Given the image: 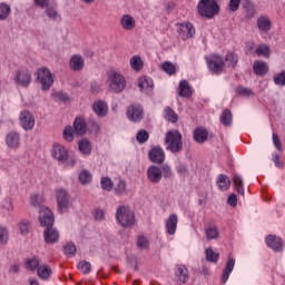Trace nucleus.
<instances>
[{"mask_svg":"<svg viewBox=\"0 0 285 285\" xmlns=\"http://www.w3.org/2000/svg\"><path fill=\"white\" fill-rule=\"evenodd\" d=\"M51 157L59 164H63L65 168H75L77 166V156L70 155L68 148L61 144L56 142L52 145Z\"/></svg>","mask_w":285,"mask_h":285,"instance_id":"1","label":"nucleus"},{"mask_svg":"<svg viewBox=\"0 0 285 285\" xmlns=\"http://www.w3.org/2000/svg\"><path fill=\"white\" fill-rule=\"evenodd\" d=\"M196 8L198 14L206 19H215L222 10L219 0H199Z\"/></svg>","mask_w":285,"mask_h":285,"instance_id":"2","label":"nucleus"},{"mask_svg":"<svg viewBox=\"0 0 285 285\" xmlns=\"http://www.w3.org/2000/svg\"><path fill=\"white\" fill-rule=\"evenodd\" d=\"M116 222L121 228H132L137 222L135 212L129 206H119L116 209Z\"/></svg>","mask_w":285,"mask_h":285,"instance_id":"3","label":"nucleus"},{"mask_svg":"<svg viewBox=\"0 0 285 285\" xmlns=\"http://www.w3.org/2000/svg\"><path fill=\"white\" fill-rule=\"evenodd\" d=\"M170 179L173 177V169L168 165H164L163 167H158L157 165H151L147 168V179L151 184H159L161 178Z\"/></svg>","mask_w":285,"mask_h":285,"instance_id":"4","label":"nucleus"},{"mask_svg":"<svg viewBox=\"0 0 285 285\" xmlns=\"http://www.w3.org/2000/svg\"><path fill=\"white\" fill-rule=\"evenodd\" d=\"M107 83L110 90L117 95L126 90V77L115 69L107 71Z\"/></svg>","mask_w":285,"mask_h":285,"instance_id":"5","label":"nucleus"},{"mask_svg":"<svg viewBox=\"0 0 285 285\" xmlns=\"http://www.w3.org/2000/svg\"><path fill=\"white\" fill-rule=\"evenodd\" d=\"M57 208L60 213H68L72 208V198L66 188H57L55 191Z\"/></svg>","mask_w":285,"mask_h":285,"instance_id":"6","label":"nucleus"},{"mask_svg":"<svg viewBox=\"0 0 285 285\" xmlns=\"http://www.w3.org/2000/svg\"><path fill=\"white\" fill-rule=\"evenodd\" d=\"M166 150L170 153H179L184 148V142L181 141V135L177 130H171L166 134L165 137Z\"/></svg>","mask_w":285,"mask_h":285,"instance_id":"7","label":"nucleus"},{"mask_svg":"<svg viewBox=\"0 0 285 285\" xmlns=\"http://www.w3.org/2000/svg\"><path fill=\"white\" fill-rule=\"evenodd\" d=\"M37 81L41 85L42 90H48L55 83V76L47 67H41L37 71Z\"/></svg>","mask_w":285,"mask_h":285,"instance_id":"8","label":"nucleus"},{"mask_svg":"<svg viewBox=\"0 0 285 285\" xmlns=\"http://www.w3.org/2000/svg\"><path fill=\"white\" fill-rule=\"evenodd\" d=\"M207 61V68L209 72L213 75H222L224 72V69L226 68V65L224 62V58L219 55H212L206 58Z\"/></svg>","mask_w":285,"mask_h":285,"instance_id":"9","label":"nucleus"},{"mask_svg":"<svg viewBox=\"0 0 285 285\" xmlns=\"http://www.w3.org/2000/svg\"><path fill=\"white\" fill-rule=\"evenodd\" d=\"M177 33L179 39H183V41H186L188 39H191V37H195V26L190 22H183L176 24Z\"/></svg>","mask_w":285,"mask_h":285,"instance_id":"10","label":"nucleus"},{"mask_svg":"<svg viewBox=\"0 0 285 285\" xmlns=\"http://www.w3.org/2000/svg\"><path fill=\"white\" fill-rule=\"evenodd\" d=\"M256 28L259 35H268L273 30V20L266 14H262L256 19Z\"/></svg>","mask_w":285,"mask_h":285,"instance_id":"11","label":"nucleus"},{"mask_svg":"<svg viewBox=\"0 0 285 285\" xmlns=\"http://www.w3.org/2000/svg\"><path fill=\"white\" fill-rule=\"evenodd\" d=\"M119 26L125 32H134L135 28H137V19L130 13H124L119 18Z\"/></svg>","mask_w":285,"mask_h":285,"instance_id":"12","label":"nucleus"},{"mask_svg":"<svg viewBox=\"0 0 285 285\" xmlns=\"http://www.w3.org/2000/svg\"><path fill=\"white\" fill-rule=\"evenodd\" d=\"M38 218L41 226H45V228L55 224V214H52V210L48 207H40Z\"/></svg>","mask_w":285,"mask_h":285,"instance_id":"13","label":"nucleus"},{"mask_svg":"<svg viewBox=\"0 0 285 285\" xmlns=\"http://www.w3.org/2000/svg\"><path fill=\"white\" fill-rule=\"evenodd\" d=\"M14 81L20 88H28V86L32 83V73L27 69L18 70L16 72Z\"/></svg>","mask_w":285,"mask_h":285,"instance_id":"14","label":"nucleus"},{"mask_svg":"<svg viewBox=\"0 0 285 285\" xmlns=\"http://www.w3.org/2000/svg\"><path fill=\"white\" fill-rule=\"evenodd\" d=\"M19 121H20L21 128L24 129L26 131L32 130V128H35V124H36L35 115H32V112L28 110H23L20 112Z\"/></svg>","mask_w":285,"mask_h":285,"instance_id":"15","label":"nucleus"},{"mask_svg":"<svg viewBox=\"0 0 285 285\" xmlns=\"http://www.w3.org/2000/svg\"><path fill=\"white\" fill-rule=\"evenodd\" d=\"M127 118L137 124L144 119V107L141 105H131L127 108Z\"/></svg>","mask_w":285,"mask_h":285,"instance_id":"16","label":"nucleus"},{"mask_svg":"<svg viewBox=\"0 0 285 285\" xmlns=\"http://www.w3.org/2000/svg\"><path fill=\"white\" fill-rule=\"evenodd\" d=\"M138 88L144 95H153V90H155V82L153 81V78L141 76L138 78Z\"/></svg>","mask_w":285,"mask_h":285,"instance_id":"17","label":"nucleus"},{"mask_svg":"<svg viewBox=\"0 0 285 285\" xmlns=\"http://www.w3.org/2000/svg\"><path fill=\"white\" fill-rule=\"evenodd\" d=\"M91 110L96 116L99 117V119H104L108 117V111H109L108 102L101 99L95 100L91 106Z\"/></svg>","mask_w":285,"mask_h":285,"instance_id":"18","label":"nucleus"},{"mask_svg":"<svg viewBox=\"0 0 285 285\" xmlns=\"http://www.w3.org/2000/svg\"><path fill=\"white\" fill-rule=\"evenodd\" d=\"M265 244L268 248H271L275 253H282V250H284V242H282V238L275 235H268L265 238Z\"/></svg>","mask_w":285,"mask_h":285,"instance_id":"19","label":"nucleus"},{"mask_svg":"<svg viewBox=\"0 0 285 285\" xmlns=\"http://www.w3.org/2000/svg\"><path fill=\"white\" fill-rule=\"evenodd\" d=\"M177 224H179V217L177 214H170L165 220V233L167 235H175L177 233Z\"/></svg>","mask_w":285,"mask_h":285,"instance_id":"20","label":"nucleus"},{"mask_svg":"<svg viewBox=\"0 0 285 285\" xmlns=\"http://www.w3.org/2000/svg\"><path fill=\"white\" fill-rule=\"evenodd\" d=\"M6 146L10 148V150H17L19 146H21V134L18 131H10L6 136Z\"/></svg>","mask_w":285,"mask_h":285,"instance_id":"21","label":"nucleus"},{"mask_svg":"<svg viewBox=\"0 0 285 285\" xmlns=\"http://www.w3.org/2000/svg\"><path fill=\"white\" fill-rule=\"evenodd\" d=\"M189 279L188 267L185 265H178L175 269V282L177 284H186Z\"/></svg>","mask_w":285,"mask_h":285,"instance_id":"22","label":"nucleus"},{"mask_svg":"<svg viewBox=\"0 0 285 285\" xmlns=\"http://www.w3.org/2000/svg\"><path fill=\"white\" fill-rule=\"evenodd\" d=\"M204 235L207 242H217L222 237V233L219 232V227L215 225H209L205 227Z\"/></svg>","mask_w":285,"mask_h":285,"instance_id":"23","label":"nucleus"},{"mask_svg":"<svg viewBox=\"0 0 285 285\" xmlns=\"http://www.w3.org/2000/svg\"><path fill=\"white\" fill-rule=\"evenodd\" d=\"M149 159L153 161V164H164L166 153L161 147H154L149 151Z\"/></svg>","mask_w":285,"mask_h":285,"instance_id":"24","label":"nucleus"},{"mask_svg":"<svg viewBox=\"0 0 285 285\" xmlns=\"http://www.w3.org/2000/svg\"><path fill=\"white\" fill-rule=\"evenodd\" d=\"M43 237L46 244H57L59 242V230L52 226L46 227Z\"/></svg>","mask_w":285,"mask_h":285,"instance_id":"25","label":"nucleus"},{"mask_svg":"<svg viewBox=\"0 0 285 285\" xmlns=\"http://www.w3.org/2000/svg\"><path fill=\"white\" fill-rule=\"evenodd\" d=\"M233 271H235V258H233V256H228L222 275V284H226V282H228Z\"/></svg>","mask_w":285,"mask_h":285,"instance_id":"26","label":"nucleus"},{"mask_svg":"<svg viewBox=\"0 0 285 285\" xmlns=\"http://www.w3.org/2000/svg\"><path fill=\"white\" fill-rule=\"evenodd\" d=\"M86 66V60L83 57L79 55H73L69 60V68L73 70V72H81V69Z\"/></svg>","mask_w":285,"mask_h":285,"instance_id":"27","label":"nucleus"},{"mask_svg":"<svg viewBox=\"0 0 285 285\" xmlns=\"http://www.w3.org/2000/svg\"><path fill=\"white\" fill-rule=\"evenodd\" d=\"M253 71L257 77H264L268 73V63L263 60H256L253 63Z\"/></svg>","mask_w":285,"mask_h":285,"instance_id":"28","label":"nucleus"},{"mask_svg":"<svg viewBox=\"0 0 285 285\" xmlns=\"http://www.w3.org/2000/svg\"><path fill=\"white\" fill-rule=\"evenodd\" d=\"M78 150L83 157H90L92 155V142L83 138L78 142Z\"/></svg>","mask_w":285,"mask_h":285,"instance_id":"29","label":"nucleus"},{"mask_svg":"<svg viewBox=\"0 0 285 285\" xmlns=\"http://www.w3.org/2000/svg\"><path fill=\"white\" fill-rule=\"evenodd\" d=\"M194 139L197 144H205V141H208V130L204 127H197L194 130Z\"/></svg>","mask_w":285,"mask_h":285,"instance_id":"30","label":"nucleus"},{"mask_svg":"<svg viewBox=\"0 0 285 285\" xmlns=\"http://www.w3.org/2000/svg\"><path fill=\"white\" fill-rule=\"evenodd\" d=\"M78 180L81 186H90L92 184V173L88 169H82L78 174Z\"/></svg>","mask_w":285,"mask_h":285,"instance_id":"31","label":"nucleus"},{"mask_svg":"<svg viewBox=\"0 0 285 285\" xmlns=\"http://www.w3.org/2000/svg\"><path fill=\"white\" fill-rule=\"evenodd\" d=\"M73 130L76 131V135H86V131L88 130L86 119L81 117L76 118L73 121Z\"/></svg>","mask_w":285,"mask_h":285,"instance_id":"32","label":"nucleus"},{"mask_svg":"<svg viewBox=\"0 0 285 285\" xmlns=\"http://www.w3.org/2000/svg\"><path fill=\"white\" fill-rule=\"evenodd\" d=\"M38 277L43 282H48L52 277V268L48 265H40L37 269Z\"/></svg>","mask_w":285,"mask_h":285,"instance_id":"33","label":"nucleus"},{"mask_svg":"<svg viewBox=\"0 0 285 285\" xmlns=\"http://www.w3.org/2000/svg\"><path fill=\"white\" fill-rule=\"evenodd\" d=\"M129 65L131 70H134L135 72H141V70H144V59L141 58V56L131 57L129 60Z\"/></svg>","mask_w":285,"mask_h":285,"instance_id":"34","label":"nucleus"},{"mask_svg":"<svg viewBox=\"0 0 285 285\" xmlns=\"http://www.w3.org/2000/svg\"><path fill=\"white\" fill-rule=\"evenodd\" d=\"M257 57L263 59H271V46L267 43H261L255 50Z\"/></svg>","mask_w":285,"mask_h":285,"instance_id":"35","label":"nucleus"},{"mask_svg":"<svg viewBox=\"0 0 285 285\" xmlns=\"http://www.w3.org/2000/svg\"><path fill=\"white\" fill-rule=\"evenodd\" d=\"M43 194H39V193H33L30 196V206H32L33 208H42L43 207Z\"/></svg>","mask_w":285,"mask_h":285,"instance_id":"36","label":"nucleus"},{"mask_svg":"<svg viewBox=\"0 0 285 285\" xmlns=\"http://www.w3.org/2000/svg\"><path fill=\"white\" fill-rule=\"evenodd\" d=\"M217 186L219 190H222L223 193H226V190L230 188V178H228V176L224 174H220L217 178Z\"/></svg>","mask_w":285,"mask_h":285,"instance_id":"37","label":"nucleus"},{"mask_svg":"<svg viewBox=\"0 0 285 285\" xmlns=\"http://www.w3.org/2000/svg\"><path fill=\"white\" fill-rule=\"evenodd\" d=\"M178 94L180 97H190L193 95V88L186 80H181L178 87Z\"/></svg>","mask_w":285,"mask_h":285,"instance_id":"38","label":"nucleus"},{"mask_svg":"<svg viewBox=\"0 0 285 285\" xmlns=\"http://www.w3.org/2000/svg\"><path fill=\"white\" fill-rule=\"evenodd\" d=\"M12 14V8L6 2H0V21H7Z\"/></svg>","mask_w":285,"mask_h":285,"instance_id":"39","label":"nucleus"},{"mask_svg":"<svg viewBox=\"0 0 285 285\" xmlns=\"http://www.w3.org/2000/svg\"><path fill=\"white\" fill-rule=\"evenodd\" d=\"M233 181H234L236 193H238V195L244 197V195H245L244 179H242V176L235 174L234 177H233Z\"/></svg>","mask_w":285,"mask_h":285,"instance_id":"40","label":"nucleus"},{"mask_svg":"<svg viewBox=\"0 0 285 285\" xmlns=\"http://www.w3.org/2000/svg\"><path fill=\"white\" fill-rule=\"evenodd\" d=\"M46 8V16L48 17V19H50L51 21H57L60 19L59 17V11H57V6L55 4H49Z\"/></svg>","mask_w":285,"mask_h":285,"instance_id":"41","label":"nucleus"},{"mask_svg":"<svg viewBox=\"0 0 285 285\" xmlns=\"http://www.w3.org/2000/svg\"><path fill=\"white\" fill-rule=\"evenodd\" d=\"M164 117L167 121H170L171 124H177V121H179V116H177L175 110L170 109V107H166L164 109Z\"/></svg>","mask_w":285,"mask_h":285,"instance_id":"42","label":"nucleus"},{"mask_svg":"<svg viewBox=\"0 0 285 285\" xmlns=\"http://www.w3.org/2000/svg\"><path fill=\"white\" fill-rule=\"evenodd\" d=\"M75 128L72 126H66L62 131V137L65 141L68 144H71V141H75Z\"/></svg>","mask_w":285,"mask_h":285,"instance_id":"43","label":"nucleus"},{"mask_svg":"<svg viewBox=\"0 0 285 285\" xmlns=\"http://www.w3.org/2000/svg\"><path fill=\"white\" fill-rule=\"evenodd\" d=\"M207 262H212V264H217L219 262V253L215 252L213 247H208L205 250Z\"/></svg>","mask_w":285,"mask_h":285,"instance_id":"44","label":"nucleus"},{"mask_svg":"<svg viewBox=\"0 0 285 285\" xmlns=\"http://www.w3.org/2000/svg\"><path fill=\"white\" fill-rule=\"evenodd\" d=\"M115 193L116 195H128V185L126 184V180H118V183L115 186Z\"/></svg>","mask_w":285,"mask_h":285,"instance_id":"45","label":"nucleus"},{"mask_svg":"<svg viewBox=\"0 0 285 285\" xmlns=\"http://www.w3.org/2000/svg\"><path fill=\"white\" fill-rule=\"evenodd\" d=\"M237 55H235L233 51H228L225 57V67L227 68H235L237 66Z\"/></svg>","mask_w":285,"mask_h":285,"instance_id":"46","label":"nucleus"},{"mask_svg":"<svg viewBox=\"0 0 285 285\" xmlns=\"http://www.w3.org/2000/svg\"><path fill=\"white\" fill-rule=\"evenodd\" d=\"M40 264H41V259H39V257L37 256L28 258L26 262V266L28 271H38L39 266H41Z\"/></svg>","mask_w":285,"mask_h":285,"instance_id":"47","label":"nucleus"},{"mask_svg":"<svg viewBox=\"0 0 285 285\" xmlns=\"http://www.w3.org/2000/svg\"><path fill=\"white\" fill-rule=\"evenodd\" d=\"M161 69L164 70V72H166V75H168L169 77H173V75H175L177 72V67L175 66V63L170 62V61H165L161 65Z\"/></svg>","mask_w":285,"mask_h":285,"instance_id":"48","label":"nucleus"},{"mask_svg":"<svg viewBox=\"0 0 285 285\" xmlns=\"http://www.w3.org/2000/svg\"><path fill=\"white\" fill-rule=\"evenodd\" d=\"M10 239V232L8 227L0 225V246H6Z\"/></svg>","mask_w":285,"mask_h":285,"instance_id":"49","label":"nucleus"},{"mask_svg":"<svg viewBox=\"0 0 285 285\" xmlns=\"http://www.w3.org/2000/svg\"><path fill=\"white\" fill-rule=\"evenodd\" d=\"M30 220H21L19 224H18V233H20V235H28V233H30Z\"/></svg>","mask_w":285,"mask_h":285,"instance_id":"50","label":"nucleus"},{"mask_svg":"<svg viewBox=\"0 0 285 285\" xmlns=\"http://www.w3.org/2000/svg\"><path fill=\"white\" fill-rule=\"evenodd\" d=\"M100 186L102 190H107V193H110V190H112V188L115 187V184L112 183V179H110V177H102L100 179Z\"/></svg>","mask_w":285,"mask_h":285,"instance_id":"51","label":"nucleus"},{"mask_svg":"<svg viewBox=\"0 0 285 285\" xmlns=\"http://www.w3.org/2000/svg\"><path fill=\"white\" fill-rule=\"evenodd\" d=\"M220 122L223 126H230L233 124V115L230 114V110L225 109L220 116Z\"/></svg>","mask_w":285,"mask_h":285,"instance_id":"52","label":"nucleus"},{"mask_svg":"<svg viewBox=\"0 0 285 285\" xmlns=\"http://www.w3.org/2000/svg\"><path fill=\"white\" fill-rule=\"evenodd\" d=\"M65 255H67V257H75V255H77V246H75L73 243H67L65 245Z\"/></svg>","mask_w":285,"mask_h":285,"instance_id":"53","label":"nucleus"},{"mask_svg":"<svg viewBox=\"0 0 285 285\" xmlns=\"http://www.w3.org/2000/svg\"><path fill=\"white\" fill-rule=\"evenodd\" d=\"M78 271H80V273L83 275H88V273L92 271V265L86 261H82L78 264Z\"/></svg>","mask_w":285,"mask_h":285,"instance_id":"54","label":"nucleus"},{"mask_svg":"<svg viewBox=\"0 0 285 285\" xmlns=\"http://www.w3.org/2000/svg\"><path fill=\"white\" fill-rule=\"evenodd\" d=\"M150 246V242L146 236H139L137 239V247L140 248V250H146Z\"/></svg>","mask_w":285,"mask_h":285,"instance_id":"55","label":"nucleus"},{"mask_svg":"<svg viewBox=\"0 0 285 285\" xmlns=\"http://www.w3.org/2000/svg\"><path fill=\"white\" fill-rule=\"evenodd\" d=\"M52 97L56 101H70V96L63 91H55Z\"/></svg>","mask_w":285,"mask_h":285,"instance_id":"56","label":"nucleus"},{"mask_svg":"<svg viewBox=\"0 0 285 285\" xmlns=\"http://www.w3.org/2000/svg\"><path fill=\"white\" fill-rule=\"evenodd\" d=\"M94 219L95 222H104L106 219V210L102 208H96L94 210Z\"/></svg>","mask_w":285,"mask_h":285,"instance_id":"57","label":"nucleus"},{"mask_svg":"<svg viewBox=\"0 0 285 285\" xmlns=\"http://www.w3.org/2000/svg\"><path fill=\"white\" fill-rule=\"evenodd\" d=\"M274 83L275 86H285V71L274 75Z\"/></svg>","mask_w":285,"mask_h":285,"instance_id":"58","label":"nucleus"},{"mask_svg":"<svg viewBox=\"0 0 285 285\" xmlns=\"http://www.w3.org/2000/svg\"><path fill=\"white\" fill-rule=\"evenodd\" d=\"M149 135L146 130H139L136 135V139L138 144H146L148 141Z\"/></svg>","mask_w":285,"mask_h":285,"instance_id":"59","label":"nucleus"},{"mask_svg":"<svg viewBox=\"0 0 285 285\" xmlns=\"http://www.w3.org/2000/svg\"><path fill=\"white\" fill-rule=\"evenodd\" d=\"M239 6H242V0H229L227 8L229 12H237Z\"/></svg>","mask_w":285,"mask_h":285,"instance_id":"60","label":"nucleus"},{"mask_svg":"<svg viewBox=\"0 0 285 285\" xmlns=\"http://www.w3.org/2000/svg\"><path fill=\"white\" fill-rule=\"evenodd\" d=\"M2 207L4 208V210H7V213H12L14 210V204L10 198L4 200Z\"/></svg>","mask_w":285,"mask_h":285,"instance_id":"61","label":"nucleus"},{"mask_svg":"<svg viewBox=\"0 0 285 285\" xmlns=\"http://www.w3.org/2000/svg\"><path fill=\"white\" fill-rule=\"evenodd\" d=\"M227 204L232 207V208H237V195L235 194H230L227 198Z\"/></svg>","mask_w":285,"mask_h":285,"instance_id":"62","label":"nucleus"},{"mask_svg":"<svg viewBox=\"0 0 285 285\" xmlns=\"http://www.w3.org/2000/svg\"><path fill=\"white\" fill-rule=\"evenodd\" d=\"M236 92H237L238 95H242L243 97H248V96L252 95L250 89L244 88V87H238V88L236 89Z\"/></svg>","mask_w":285,"mask_h":285,"instance_id":"63","label":"nucleus"},{"mask_svg":"<svg viewBox=\"0 0 285 285\" xmlns=\"http://www.w3.org/2000/svg\"><path fill=\"white\" fill-rule=\"evenodd\" d=\"M272 160L274 161L276 168H282V166H284V164L282 163V160L279 159V155L274 153L272 155Z\"/></svg>","mask_w":285,"mask_h":285,"instance_id":"64","label":"nucleus"}]
</instances>
